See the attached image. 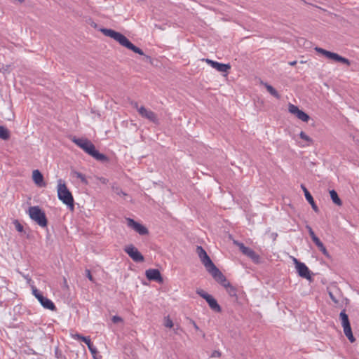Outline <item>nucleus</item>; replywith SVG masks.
<instances>
[{
    "mask_svg": "<svg viewBox=\"0 0 359 359\" xmlns=\"http://www.w3.org/2000/svg\"><path fill=\"white\" fill-rule=\"evenodd\" d=\"M55 355L57 358H62V352L58 349V348H56L55 350Z\"/></svg>",
    "mask_w": 359,
    "mask_h": 359,
    "instance_id": "nucleus-39",
    "label": "nucleus"
},
{
    "mask_svg": "<svg viewBox=\"0 0 359 359\" xmlns=\"http://www.w3.org/2000/svg\"><path fill=\"white\" fill-rule=\"evenodd\" d=\"M217 283L221 284L222 286H224L228 294L231 297H237V290L235 287L231 285V283L227 280V279L225 278L224 281H220V280H216Z\"/></svg>",
    "mask_w": 359,
    "mask_h": 359,
    "instance_id": "nucleus-17",
    "label": "nucleus"
},
{
    "mask_svg": "<svg viewBox=\"0 0 359 359\" xmlns=\"http://www.w3.org/2000/svg\"><path fill=\"white\" fill-rule=\"evenodd\" d=\"M72 338H73V339H74L81 340V341H83V338H86V337L83 336V335H81V334H78V333L74 334H72Z\"/></svg>",
    "mask_w": 359,
    "mask_h": 359,
    "instance_id": "nucleus-35",
    "label": "nucleus"
},
{
    "mask_svg": "<svg viewBox=\"0 0 359 359\" xmlns=\"http://www.w3.org/2000/svg\"><path fill=\"white\" fill-rule=\"evenodd\" d=\"M29 217L42 228L48 225V219L43 210L39 206H31L28 209Z\"/></svg>",
    "mask_w": 359,
    "mask_h": 359,
    "instance_id": "nucleus-4",
    "label": "nucleus"
},
{
    "mask_svg": "<svg viewBox=\"0 0 359 359\" xmlns=\"http://www.w3.org/2000/svg\"><path fill=\"white\" fill-rule=\"evenodd\" d=\"M71 175L74 177H76L81 180V182L84 184H88V182L86 177V176L80 172L76 170H72Z\"/></svg>",
    "mask_w": 359,
    "mask_h": 359,
    "instance_id": "nucleus-23",
    "label": "nucleus"
},
{
    "mask_svg": "<svg viewBox=\"0 0 359 359\" xmlns=\"http://www.w3.org/2000/svg\"><path fill=\"white\" fill-rule=\"evenodd\" d=\"M330 194L331 199L334 204H336L337 205H341L342 202H341V199L339 198V197L335 190L332 189V190L330 191Z\"/></svg>",
    "mask_w": 359,
    "mask_h": 359,
    "instance_id": "nucleus-24",
    "label": "nucleus"
},
{
    "mask_svg": "<svg viewBox=\"0 0 359 359\" xmlns=\"http://www.w3.org/2000/svg\"><path fill=\"white\" fill-rule=\"evenodd\" d=\"M198 332H199L200 335H201L203 338H205V333L203 331H202L201 330H200Z\"/></svg>",
    "mask_w": 359,
    "mask_h": 359,
    "instance_id": "nucleus-43",
    "label": "nucleus"
},
{
    "mask_svg": "<svg viewBox=\"0 0 359 359\" xmlns=\"http://www.w3.org/2000/svg\"><path fill=\"white\" fill-rule=\"evenodd\" d=\"M221 355H222V353H221L220 351H214L212 353L210 357L211 358H219L221 356Z\"/></svg>",
    "mask_w": 359,
    "mask_h": 359,
    "instance_id": "nucleus-37",
    "label": "nucleus"
},
{
    "mask_svg": "<svg viewBox=\"0 0 359 359\" xmlns=\"http://www.w3.org/2000/svg\"><path fill=\"white\" fill-rule=\"evenodd\" d=\"M32 294L33 295L38 299V301L40 302L41 305L46 309L50 310V311H55L56 306L54 304V303L47 297H44L43 294L36 288L33 287L32 288Z\"/></svg>",
    "mask_w": 359,
    "mask_h": 359,
    "instance_id": "nucleus-6",
    "label": "nucleus"
},
{
    "mask_svg": "<svg viewBox=\"0 0 359 359\" xmlns=\"http://www.w3.org/2000/svg\"><path fill=\"white\" fill-rule=\"evenodd\" d=\"M100 32L106 36H109L114 39L116 41L118 42L120 45L127 48L128 49L133 51L134 53H137L140 55H144V52L142 51V49L135 46L121 33L107 28H101Z\"/></svg>",
    "mask_w": 359,
    "mask_h": 359,
    "instance_id": "nucleus-1",
    "label": "nucleus"
},
{
    "mask_svg": "<svg viewBox=\"0 0 359 359\" xmlns=\"http://www.w3.org/2000/svg\"><path fill=\"white\" fill-rule=\"evenodd\" d=\"M301 188H302V189L303 190V191L304 193V196H305V198H306V201L311 205L312 209L316 212H319V208L317 206V205L316 204V203H315V201L313 200V198L311 196V194H310V192L308 191V189L306 188V187L304 184H301Z\"/></svg>",
    "mask_w": 359,
    "mask_h": 359,
    "instance_id": "nucleus-16",
    "label": "nucleus"
},
{
    "mask_svg": "<svg viewBox=\"0 0 359 359\" xmlns=\"http://www.w3.org/2000/svg\"><path fill=\"white\" fill-rule=\"evenodd\" d=\"M342 327H343L344 332V334L346 335V337L348 339V340L351 343L354 342L355 341V339L353 335L351 324L346 325H343Z\"/></svg>",
    "mask_w": 359,
    "mask_h": 359,
    "instance_id": "nucleus-20",
    "label": "nucleus"
},
{
    "mask_svg": "<svg viewBox=\"0 0 359 359\" xmlns=\"http://www.w3.org/2000/svg\"><path fill=\"white\" fill-rule=\"evenodd\" d=\"M16 1L20 3V4H22L25 2V0H15Z\"/></svg>",
    "mask_w": 359,
    "mask_h": 359,
    "instance_id": "nucleus-46",
    "label": "nucleus"
},
{
    "mask_svg": "<svg viewBox=\"0 0 359 359\" xmlns=\"http://www.w3.org/2000/svg\"><path fill=\"white\" fill-rule=\"evenodd\" d=\"M196 293L201 296L202 298H203L204 299H207L208 297H209L210 296V294H208L207 292H204L203 290L201 289H198L196 290Z\"/></svg>",
    "mask_w": 359,
    "mask_h": 359,
    "instance_id": "nucleus-31",
    "label": "nucleus"
},
{
    "mask_svg": "<svg viewBox=\"0 0 359 359\" xmlns=\"http://www.w3.org/2000/svg\"><path fill=\"white\" fill-rule=\"evenodd\" d=\"M138 113L142 117L148 119L151 122L156 124L158 123L157 115L154 111L146 109L144 107H140V109H138Z\"/></svg>",
    "mask_w": 359,
    "mask_h": 359,
    "instance_id": "nucleus-13",
    "label": "nucleus"
},
{
    "mask_svg": "<svg viewBox=\"0 0 359 359\" xmlns=\"http://www.w3.org/2000/svg\"><path fill=\"white\" fill-rule=\"evenodd\" d=\"M315 50H316V52L321 53L322 55L325 56L327 58L334 60L335 62H341L348 66H349L351 64V62L349 61V60L338 55L337 53L328 51V50H325L320 47H316Z\"/></svg>",
    "mask_w": 359,
    "mask_h": 359,
    "instance_id": "nucleus-7",
    "label": "nucleus"
},
{
    "mask_svg": "<svg viewBox=\"0 0 359 359\" xmlns=\"http://www.w3.org/2000/svg\"><path fill=\"white\" fill-rule=\"evenodd\" d=\"M83 341L86 344L92 355L95 356V355L97 353V348L91 342L90 337H86V338H83Z\"/></svg>",
    "mask_w": 359,
    "mask_h": 359,
    "instance_id": "nucleus-21",
    "label": "nucleus"
},
{
    "mask_svg": "<svg viewBox=\"0 0 359 359\" xmlns=\"http://www.w3.org/2000/svg\"><path fill=\"white\" fill-rule=\"evenodd\" d=\"M57 197L64 204L67 205L71 210H74V201L73 196L71 191L67 189L65 183L61 179L58 180Z\"/></svg>",
    "mask_w": 359,
    "mask_h": 359,
    "instance_id": "nucleus-3",
    "label": "nucleus"
},
{
    "mask_svg": "<svg viewBox=\"0 0 359 359\" xmlns=\"http://www.w3.org/2000/svg\"><path fill=\"white\" fill-rule=\"evenodd\" d=\"M299 137L306 141L308 142V144L307 145H310L313 143V140L312 139L308 136L304 131H301L300 133H299Z\"/></svg>",
    "mask_w": 359,
    "mask_h": 359,
    "instance_id": "nucleus-30",
    "label": "nucleus"
},
{
    "mask_svg": "<svg viewBox=\"0 0 359 359\" xmlns=\"http://www.w3.org/2000/svg\"><path fill=\"white\" fill-rule=\"evenodd\" d=\"M306 227L308 229L309 233L313 241H314L316 239L318 238L310 226L307 225Z\"/></svg>",
    "mask_w": 359,
    "mask_h": 359,
    "instance_id": "nucleus-33",
    "label": "nucleus"
},
{
    "mask_svg": "<svg viewBox=\"0 0 359 359\" xmlns=\"http://www.w3.org/2000/svg\"><path fill=\"white\" fill-rule=\"evenodd\" d=\"M265 88H266L267 91L273 97H275L277 99L280 98V94L278 93V91L271 85L268 83H265Z\"/></svg>",
    "mask_w": 359,
    "mask_h": 359,
    "instance_id": "nucleus-25",
    "label": "nucleus"
},
{
    "mask_svg": "<svg viewBox=\"0 0 359 359\" xmlns=\"http://www.w3.org/2000/svg\"><path fill=\"white\" fill-rule=\"evenodd\" d=\"M164 325L166 327H169V328H171L173 327L172 320L169 318V316H167L165 318Z\"/></svg>",
    "mask_w": 359,
    "mask_h": 359,
    "instance_id": "nucleus-34",
    "label": "nucleus"
},
{
    "mask_svg": "<svg viewBox=\"0 0 359 359\" xmlns=\"http://www.w3.org/2000/svg\"><path fill=\"white\" fill-rule=\"evenodd\" d=\"M340 319L341 320V325H349V319L348 315L346 313L345 310H343L340 312L339 314Z\"/></svg>",
    "mask_w": 359,
    "mask_h": 359,
    "instance_id": "nucleus-27",
    "label": "nucleus"
},
{
    "mask_svg": "<svg viewBox=\"0 0 359 359\" xmlns=\"http://www.w3.org/2000/svg\"><path fill=\"white\" fill-rule=\"evenodd\" d=\"M32 178L36 184L39 187H45L46 184L43 182V176L39 170H34L32 172Z\"/></svg>",
    "mask_w": 359,
    "mask_h": 359,
    "instance_id": "nucleus-18",
    "label": "nucleus"
},
{
    "mask_svg": "<svg viewBox=\"0 0 359 359\" xmlns=\"http://www.w3.org/2000/svg\"><path fill=\"white\" fill-rule=\"evenodd\" d=\"M196 252L198 256V257L201 259L203 258L205 255H207V252L203 248L202 246H197Z\"/></svg>",
    "mask_w": 359,
    "mask_h": 359,
    "instance_id": "nucleus-29",
    "label": "nucleus"
},
{
    "mask_svg": "<svg viewBox=\"0 0 359 359\" xmlns=\"http://www.w3.org/2000/svg\"><path fill=\"white\" fill-rule=\"evenodd\" d=\"M329 295L331 298V299L336 304H337L339 302V301L337 299V298L334 296V294H332V292H329Z\"/></svg>",
    "mask_w": 359,
    "mask_h": 359,
    "instance_id": "nucleus-41",
    "label": "nucleus"
},
{
    "mask_svg": "<svg viewBox=\"0 0 359 359\" xmlns=\"http://www.w3.org/2000/svg\"><path fill=\"white\" fill-rule=\"evenodd\" d=\"M124 251L135 262H142L144 260L143 255L132 244L126 246Z\"/></svg>",
    "mask_w": 359,
    "mask_h": 359,
    "instance_id": "nucleus-9",
    "label": "nucleus"
},
{
    "mask_svg": "<svg viewBox=\"0 0 359 359\" xmlns=\"http://www.w3.org/2000/svg\"><path fill=\"white\" fill-rule=\"evenodd\" d=\"M208 64H209L212 68L217 69L219 72H228L231 69L229 64H222L216 61H213L210 59L204 60Z\"/></svg>",
    "mask_w": 359,
    "mask_h": 359,
    "instance_id": "nucleus-15",
    "label": "nucleus"
},
{
    "mask_svg": "<svg viewBox=\"0 0 359 359\" xmlns=\"http://www.w3.org/2000/svg\"><path fill=\"white\" fill-rule=\"evenodd\" d=\"M236 245L238 246L239 250L241 252L246 255L248 257L251 259V260L255 264H259L261 263V258L258 254H257L252 249L245 246V245L242 243L239 242H235Z\"/></svg>",
    "mask_w": 359,
    "mask_h": 359,
    "instance_id": "nucleus-8",
    "label": "nucleus"
},
{
    "mask_svg": "<svg viewBox=\"0 0 359 359\" xmlns=\"http://www.w3.org/2000/svg\"><path fill=\"white\" fill-rule=\"evenodd\" d=\"M313 243L316 244V245L318 247V250L325 255L327 257H330V254L328 252V251L327 250L326 248L324 246L323 243H322V241L319 239V238H317L316 239Z\"/></svg>",
    "mask_w": 359,
    "mask_h": 359,
    "instance_id": "nucleus-22",
    "label": "nucleus"
},
{
    "mask_svg": "<svg viewBox=\"0 0 359 359\" xmlns=\"http://www.w3.org/2000/svg\"><path fill=\"white\" fill-rule=\"evenodd\" d=\"M127 225L134 229L137 233L141 236H145L149 234V231L146 226L135 222L133 219H126Z\"/></svg>",
    "mask_w": 359,
    "mask_h": 359,
    "instance_id": "nucleus-10",
    "label": "nucleus"
},
{
    "mask_svg": "<svg viewBox=\"0 0 359 359\" xmlns=\"http://www.w3.org/2000/svg\"><path fill=\"white\" fill-rule=\"evenodd\" d=\"M72 140L78 147L81 148L85 152H86L96 160L101 162L107 161L108 158L107 156L100 153L95 149V145L90 140L83 138H76L75 137H74Z\"/></svg>",
    "mask_w": 359,
    "mask_h": 359,
    "instance_id": "nucleus-2",
    "label": "nucleus"
},
{
    "mask_svg": "<svg viewBox=\"0 0 359 359\" xmlns=\"http://www.w3.org/2000/svg\"><path fill=\"white\" fill-rule=\"evenodd\" d=\"M190 323L193 325L194 329L196 330V331H199L200 330V328L197 325V324L196 323V322L191 319H190Z\"/></svg>",
    "mask_w": 359,
    "mask_h": 359,
    "instance_id": "nucleus-40",
    "label": "nucleus"
},
{
    "mask_svg": "<svg viewBox=\"0 0 359 359\" xmlns=\"http://www.w3.org/2000/svg\"><path fill=\"white\" fill-rule=\"evenodd\" d=\"M86 277L92 282H94V278L91 275L90 271L88 269L86 270Z\"/></svg>",
    "mask_w": 359,
    "mask_h": 359,
    "instance_id": "nucleus-38",
    "label": "nucleus"
},
{
    "mask_svg": "<svg viewBox=\"0 0 359 359\" xmlns=\"http://www.w3.org/2000/svg\"><path fill=\"white\" fill-rule=\"evenodd\" d=\"M296 64H297V61H296V60L292 61V62H289V65H290V66H294V65H295Z\"/></svg>",
    "mask_w": 359,
    "mask_h": 359,
    "instance_id": "nucleus-44",
    "label": "nucleus"
},
{
    "mask_svg": "<svg viewBox=\"0 0 359 359\" xmlns=\"http://www.w3.org/2000/svg\"><path fill=\"white\" fill-rule=\"evenodd\" d=\"M9 137V130L6 127L0 126V138L4 140H7Z\"/></svg>",
    "mask_w": 359,
    "mask_h": 359,
    "instance_id": "nucleus-26",
    "label": "nucleus"
},
{
    "mask_svg": "<svg viewBox=\"0 0 359 359\" xmlns=\"http://www.w3.org/2000/svg\"><path fill=\"white\" fill-rule=\"evenodd\" d=\"M145 57H146L147 60H151V57H149L148 55H145Z\"/></svg>",
    "mask_w": 359,
    "mask_h": 359,
    "instance_id": "nucleus-47",
    "label": "nucleus"
},
{
    "mask_svg": "<svg viewBox=\"0 0 359 359\" xmlns=\"http://www.w3.org/2000/svg\"><path fill=\"white\" fill-rule=\"evenodd\" d=\"M294 262L295 264L299 276L306 278L307 280H311V276L310 273V270L306 266V265L304 263L298 261L296 258H294Z\"/></svg>",
    "mask_w": 359,
    "mask_h": 359,
    "instance_id": "nucleus-11",
    "label": "nucleus"
},
{
    "mask_svg": "<svg viewBox=\"0 0 359 359\" xmlns=\"http://www.w3.org/2000/svg\"><path fill=\"white\" fill-rule=\"evenodd\" d=\"M130 104L133 108L136 109L138 111V109H140V107L138 106V103L137 102L132 101Z\"/></svg>",
    "mask_w": 359,
    "mask_h": 359,
    "instance_id": "nucleus-42",
    "label": "nucleus"
},
{
    "mask_svg": "<svg viewBox=\"0 0 359 359\" xmlns=\"http://www.w3.org/2000/svg\"><path fill=\"white\" fill-rule=\"evenodd\" d=\"M111 320L114 323H118L120 322H122L123 319L120 316H114L111 318Z\"/></svg>",
    "mask_w": 359,
    "mask_h": 359,
    "instance_id": "nucleus-36",
    "label": "nucleus"
},
{
    "mask_svg": "<svg viewBox=\"0 0 359 359\" xmlns=\"http://www.w3.org/2000/svg\"><path fill=\"white\" fill-rule=\"evenodd\" d=\"M288 111L290 113L295 115L299 119L304 122H308L310 119L309 116L303 111L302 110H300L297 106H295L291 103L288 105Z\"/></svg>",
    "mask_w": 359,
    "mask_h": 359,
    "instance_id": "nucleus-12",
    "label": "nucleus"
},
{
    "mask_svg": "<svg viewBox=\"0 0 359 359\" xmlns=\"http://www.w3.org/2000/svg\"><path fill=\"white\" fill-rule=\"evenodd\" d=\"M13 224H14L15 227L18 231L22 232L24 231L23 226L19 222L18 220H17V219L14 220Z\"/></svg>",
    "mask_w": 359,
    "mask_h": 359,
    "instance_id": "nucleus-32",
    "label": "nucleus"
},
{
    "mask_svg": "<svg viewBox=\"0 0 359 359\" xmlns=\"http://www.w3.org/2000/svg\"><path fill=\"white\" fill-rule=\"evenodd\" d=\"M205 301L208 304L210 308L215 312L219 313L222 311L221 306L219 305L217 300L212 295L208 297V299Z\"/></svg>",
    "mask_w": 359,
    "mask_h": 359,
    "instance_id": "nucleus-19",
    "label": "nucleus"
},
{
    "mask_svg": "<svg viewBox=\"0 0 359 359\" xmlns=\"http://www.w3.org/2000/svg\"><path fill=\"white\" fill-rule=\"evenodd\" d=\"M146 277L149 280H154L159 283L163 282V279L158 269H149L145 271Z\"/></svg>",
    "mask_w": 359,
    "mask_h": 359,
    "instance_id": "nucleus-14",
    "label": "nucleus"
},
{
    "mask_svg": "<svg viewBox=\"0 0 359 359\" xmlns=\"http://www.w3.org/2000/svg\"><path fill=\"white\" fill-rule=\"evenodd\" d=\"M112 190L116 195L121 197L127 196V194L124 192L118 186H112Z\"/></svg>",
    "mask_w": 359,
    "mask_h": 359,
    "instance_id": "nucleus-28",
    "label": "nucleus"
},
{
    "mask_svg": "<svg viewBox=\"0 0 359 359\" xmlns=\"http://www.w3.org/2000/svg\"><path fill=\"white\" fill-rule=\"evenodd\" d=\"M204 265L207 271L211 274L215 280L224 281L225 276L219 271V269L215 265L210 257L207 255L203 258L200 259Z\"/></svg>",
    "mask_w": 359,
    "mask_h": 359,
    "instance_id": "nucleus-5",
    "label": "nucleus"
},
{
    "mask_svg": "<svg viewBox=\"0 0 359 359\" xmlns=\"http://www.w3.org/2000/svg\"><path fill=\"white\" fill-rule=\"evenodd\" d=\"M16 1L20 3V4H22L25 2V0H15Z\"/></svg>",
    "mask_w": 359,
    "mask_h": 359,
    "instance_id": "nucleus-45",
    "label": "nucleus"
}]
</instances>
